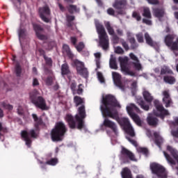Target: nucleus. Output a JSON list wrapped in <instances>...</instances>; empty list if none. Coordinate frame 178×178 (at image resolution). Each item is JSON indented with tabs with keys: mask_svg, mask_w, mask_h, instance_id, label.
Masks as SVG:
<instances>
[{
	"mask_svg": "<svg viewBox=\"0 0 178 178\" xmlns=\"http://www.w3.org/2000/svg\"><path fill=\"white\" fill-rule=\"evenodd\" d=\"M102 102L103 104L100 106V111L103 118H105L103 122V126L108 127L111 130V132L107 131V134H108V136H118L119 133L116 123L107 118H111V119L118 120L120 126L124 127L126 133L131 136V137H134V136H136L134 128L131 126L129 118H122L118 120L116 108L120 109L122 106H120V104L118 103V100H116V98L113 95H108L105 97H102Z\"/></svg>",
	"mask_w": 178,
	"mask_h": 178,
	"instance_id": "f257e3e1",
	"label": "nucleus"
},
{
	"mask_svg": "<svg viewBox=\"0 0 178 178\" xmlns=\"http://www.w3.org/2000/svg\"><path fill=\"white\" fill-rule=\"evenodd\" d=\"M34 121L35 122V129H31L29 132L27 131H22L21 132V136L23 140L26 143V145L27 147H30L31 145V138H37V129L38 124H41L42 123V120L41 118H38L37 115L33 114L32 115Z\"/></svg>",
	"mask_w": 178,
	"mask_h": 178,
	"instance_id": "f03ea898",
	"label": "nucleus"
},
{
	"mask_svg": "<svg viewBox=\"0 0 178 178\" xmlns=\"http://www.w3.org/2000/svg\"><path fill=\"white\" fill-rule=\"evenodd\" d=\"M97 32L99 34V44L104 51L109 48V38L105 31L104 26L99 23V21L95 20Z\"/></svg>",
	"mask_w": 178,
	"mask_h": 178,
	"instance_id": "7ed1b4c3",
	"label": "nucleus"
},
{
	"mask_svg": "<svg viewBox=\"0 0 178 178\" xmlns=\"http://www.w3.org/2000/svg\"><path fill=\"white\" fill-rule=\"evenodd\" d=\"M67 131L66 125L63 122H57L54 129L51 131V139L53 141H62L65 134Z\"/></svg>",
	"mask_w": 178,
	"mask_h": 178,
	"instance_id": "20e7f679",
	"label": "nucleus"
},
{
	"mask_svg": "<svg viewBox=\"0 0 178 178\" xmlns=\"http://www.w3.org/2000/svg\"><path fill=\"white\" fill-rule=\"evenodd\" d=\"M30 99L33 105L37 108L42 109V111H47L49 109L48 106H47V102L44 97L40 96V92L38 90H34L30 93Z\"/></svg>",
	"mask_w": 178,
	"mask_h": 178,
	"instance_id": "39448f33",
	"label": "nucleus"
},
{
	"mask_svg": "<svg viewBox=\"0 0 178 178\" xmlns=\"http://www.w3.org/2000/svg\"><path fill=\"white\" fill-rule=\"evenodd\" d=\"M126 109L136 124H137V126H141L143 121L137 114L134 113V112L140 113V108L135 106L134 104H129L127 106Z\"/></svg>",
	"mask_w": 178,
	"mask_h": 178,
	"instance_id": "423d86ee",
	"label": "nucleus"
},
{
	"mask_svg": "<svg viewBox=\"0 0 178 178\" xmlns=\"http://www.w3.org/2000/svg\"><path fill=\"white\" fill-rule=\"evenodd\" d=\"M165 43L168 47V48L175 52L176 56H177L178 54L176 53L178 51V38H176V35H168L165 38Z\"/></svg>",
	"mask_w": 178,
	"mask_h": 178,
	"instance_id": "0eeeda50",
	"label": "nucleus"
},
{
	"mask_svg": "<svg viewBox=\"0 0 178 178\" xmlns=\"http://www.w3.org/2000/svg\"><path fill=\"white\" fill-rule=\"evenodd\" d=\"M150 169L153 173V178H168L166 171L162 165L153 163L150 164Z\"/></svg>",
	"mask_w": 178,
	"mask_h": 178,
	"instance_id": "6e6552de",
	"label": "nucleus"
},
{
	"mask_svg": "<svg viewBox=\"0 0 178 178\" xmlns=\"http://www.w3.org/2000/svg\"><path fill=\"white\" fill-rule=\"evenodd\" d=\"M118 60L120 62L121 71L124 74L128 76H135L136 74H134L133 71L130 70V69L127 67L129 65V57H119Z\"/></svg>",
	"mask_w": 178,
	"mask_h": 178,
	"instance_id": "1a4fd4ad",
	"label": "nucleus"
},
{
	"mask_svg": "<svg viewBox=\"0 0 178 178\" xmlns=\"http://www.w3.org/2000/svg\"><path fill=\"white\" fill-rule=\"evenodd\" d=\"M154 104L156 109L153 111V114L155 116H159V118L163 120L165 116L169 115V112L163 108V106H162L159 102L155 100Z\"/></svg>",
	"mask_w": 178,
	"mask_h": 178,
	"instance_id": "9d476101",
	"label": "nucleus"
},
{
	"mask_svg": "<svg viewBox=\"0 0 178 178\" xmlns=\"http://www.w3.org/2000/svg\"><path fill=\"white\" fill-rule=\"evenodd\" d=\"M79 114L75 115V119L78 123L77 129L81 130V129H84V122L83 119L86 118V107L84 106H81L78 109Z\"/></svg>",
	"mask_w": 178,
	"mask_h": 178,
	"instance_id": "9b49d317",
	"label": "nucleus"
},
{
	"mask_svg": "<svg viewBox=\"0 0 178 178\" xmlns=\"http://www.w3.org/2000/svg\"><path fill=\"white\" fill-rule=\"evenodd\" d=\"M40 17L42 19L43 22L45 23H49L51 22V10H49V7L48 6H43L39 9Z\"/></svg>",
	"mask_w": 178,
	"mask_h": 178,
	"instance_id": "f8f14e48",
	"label": "nucleus"
},
{
	"mask_svg": "<svg viewBox=\"0 0 178 178\" xmlns=\"http://www.w3.org/2000/svg\"><path fill=\"white\" fill-rule=\"evenodd\" d=\"M74 65L76 67L77 73L81 76L86 78L88 77V71L87 68L84 67V63L79 61V60H74Z\"/></svg>",
	"mask_w": 178,
	"mask_h": 178,
	"instance_id": "ddd939ff",
	"label": "nucleus"
},
{
	"mask_svg": "<svg viewBox=\"0 0 178 178\" xmlns=\"http://www.w3.org/2000/svg\"><path fill=\"white\" fill-rule=\"evenodd\" d=\"M126 5H127V1L126 0H115L113 3V7L118 10L120 15H124V12L121 10L126 8Z\"/></svg>",
	"mask_w": 178,
	"mask_h": 178,
	"instance_id": "4468645a",
	"label": "nucleus"
},
{
	"mask_svg": "<svg viewBox=\"0 0 178 178\" xmlns=\"http://www.w3.org/2000/svg\"><path fill=\"white\" fill-rule=\"evenodd\" d=\"M112 77L114 81V84L117 86L120 90L122 91H124V86H123V83L120 81L122 79V76H120V74L118 72H112Z\"/></svg>",
	"mask_w": 178,
	"mask_h": 178,
	"instance_id": "2eb2a0df",
	"label": "nucleus"
},
{
	"mask_svg": "<svg viewBox=\"0 0 178 178\" xmlns=\"http://www.w3.org/2000/svg\"><path fill=\"white\" fill-rule=\"evenodd\" d=\"M124 158H129V159H130V161H134L135 162H136V161H137V159H136V156H134V154H133V152H131V151H129V149H127L124 147H122L121 159H124Z\"/></svg>",
	"mask_w": 178,
	"mask_h": 178,
	"instance_id": "dca6fc26",
	"label": "nucleus"
},
{
	"mask_svg": "<svg viewBox=\"0 0 178 178\" xmlns=\"http://www.w3.org/2000/svg\"><path fill=\"white\" fill-rule=\"evenodd\" d=\"M129 56L133 62L134 67L136 69V70H143V66H141V64L140 63V60H138V58L136 55H134L133 53H131L129 54Z\"/></svg>",
	"mask_w": 178,
	"mask_h": 178,
	"instance_id": "f3484780",
	"label": "nucleus"
},
{
	"mask_svg": "<svg viewBox=\"0 0 178 178\" xmlns=\"http://www.w3.org/2000/svg\"><path fill=\"white\" fill-rule=\"evenodd\" d=\"M163 96V102L165 104V107L169 108L170 106V104H172V99H170V94L169 93V90H164L162 92Z\"/></svg>",
	"mask_w": 178,
	"mask_h": 178,
	"instance_id": "a211bd4d",
	"label": "nucleus"
},
{
	"mask_svg": "<svg viewBox=\"0 0 178 178\" xmlns=\"http://www.w3.org/2000/svg\"><path fill=\"white\" fill-rule=\"evenodd\" d=\"M147 122L149 126H156L158 124V118L152 116V114H149L147 118Z\"/></svg>",
	"mask_w": 178,
	"mask_h": 178,
	"instance_id": "6ab92c4d",
	"label": "nucleus"
},
{
	"mask_svg": "<svg viewBox=\"0 0 178 178\" xmlns=\"http://www.w3.org/2000/svg\"><path fill=\"white\" fill-rule=\"evenodd\" d=\"M143 98L146 102L151 103L154 101V97L148 92V90H144L143 92Z\"/></svg>",
	"mask_w": 178,
	"mask_h": 178,
	"instance_id": "aec40b11",
	"label": "nucleus"
},
{
	"mask_svg": "<svg viewBox=\"0 0 178 178\" xmlns=\"http://www.w3.org/2000/svg\"><path fill=\"white\" fill-rule=\"evenodd\" d=\"M33 29H34L35 31L36 32L37 37H38L40 38V40H45V38H46L45 35L40 33V31H42V28H41V26H40L38 24H33Z\"/></svg>",
	"mask_w": 178,
	"mask_h": 178,
	"instance_id": "412c9836",
	"label": "nucleus"
},
{
	"mask_svg": "<svg viewBox=\"0 0 178 178\" xmlns=\"http://www.w3.org/2000/svg\"><path fill=\"white\" fill-rule=\"evenodd\" d=\"M65 120L69 124V126L71 129H74V127H76V122L74 121V119L73 118V116H72V115H67L65 117Z\"/></svg>",
	"mask_w": 178,
	"mask_h": 178,
	"instance_id": "4be33fe9",
	"label": "nucleus"
},
{
	"mask_svg": "<svg viewBox=\"0 0 178 178\" xmlns=\"http://www.w3.org/2000/svg\"><path fill=\"white\" fill-rule=\"evenodd\" d=\"M154 136L155 137V144L161 148V144L163 143V138L158 132H154Z\"/></svg>",
	"mask_w": 178,
	"mask_h": 178,
	"instance_id": "5701e85b",
	"label": "nucleus"
},
{
	"mask_svg": "<svg viewBox=\"0 0 178 178\" xmlns=\"http://www.w3.org/2000/svg\"><path fill=\"white\" fill-rule=\"evenodd\" d=\"M94 56L95 58V61L97 66V68H96V70H97V69H99L101 67V56H102L101 52L95 53Z\"/></svg>",
	"mask_w": 178,
	"mask_h": 178,
	"instance_id": "b1692460",
	"label": "nucleus"
},
{
	"mask_svg": "<svg viewBox=\"0 0 178 178\" xmlns=\"http://www.w3.org/2000/svg\"><path fill=\"white\" fill-rule=\"evenodd\" d=\"M109 65H110L111 69H114L115 70L118 69V63H116V58H115L112 54L111 55Z\"/></svg>",
	"mask_w": 178,
	"mask_h": 178,
	"instance_id": "393cba45",
	"label": "nucleus"
},
{
	"mask_svg": "<svg viewBox=\"0 0 178 178\" xmlns=\"http://www.w3.org/2000/svg\"><path fill=\"white\" fill-rule=\"evenodd\" d=\"M145 39L146 41V44L150 45V47H155V45H156V43L154 42L152 38H151V36H149V34H148V33H145Z\"/></svg>",
	"mask_w": 178,
	"mask_h": 178,
	"instance_id": "a878e982",
	"label": "nucleus"
},
{
	"mask_svg": "<svg viewBox=\"0 0 178 178\" xmlns=\"http://www.w3.org/2000/svg\"><path fill=\"white\" fill-rule=\"evenodd\" d=\"M105 27L110 35H115V30H113V28L111 25V22H104Z\"/></svg>",
	"mask_w": 178,
	"mask_h": 178,
	"instance_id": "bb28decb",
	"label": "nucleus"
},
{
	"mask_svg": "<svg viewBox=\"0 0 178 178\" xmlns=\"http://www.w3.org/2000/svg\"><path fill=\"white\" fill-rule=\"evenodd\" d=\"M121 175L122 178H133L131 177V171L127 168L122 170Z\"/></svg>",
	"mask_w": 178,
	"mask_h": 178,
	"instance_id": "cd10ccee",
	"label": "nucleus"
},
{
	"mask_svg": "<svg viewBox=\"0 0 178 178\" xmlns=\"http://www.w3.org/2000/svg\"><path fill=\"white\" fill-rule=\"evenodd\" d=\"M27 35V33H26V30L20 28L18 30V36L20 44H22V40H24L26 38V36Z\"/></svg>",
	"mask_w": 178,
	"mask_h": 178,
	"instance_id": "c85d7f7f",
	"label": "nucleus"
},
{
	"mask_svg": "<svg viewBox=\"0 0 178 178\" xmlns=\"http://www.w3.org/2000/svg\"><path fill=\"white\" fill-rule=\"evenodd\" d=\"M165 83L168 84H175L176 83V79L172 76H165L163 78Z\"/></svg>",
	"mask_w": 178,
	"mask_h": 178,
	"instance_id": "c756f323",
	"label": "nucleus"
},
{
	"mask_svg": "<svg viewBox=\"0 0 178 178\" xmlns=\"http://www.w3.org/2000/svg\"><path fill=\"white\" fill-rule=\"evenodd\" d=\"M137 102L140 105V106L142 108V109H144V111L149 110V106L148 104H145V102H144L143 99L140 98L138 99Z\"/></svg>",
	"mask_w": 178,
	"mask_h": 178,
	"instance_id": "7c9ffc66",
	"label": "nucleus"
},
{
	"mask_svg": "<svg viewBox=\"0 0 178 178\" xmlns=\"http://www.w3.org/2000/svg\"><path fill=\"white\" fill-rule=\"evenodd\" d=\"M154 13L156 17L161 19V17H163V15H165V11L163 9H156L154 11Z\"/></svg>",
	"mask_w": 178,
	"mask_h": 178,
	"instance_id": "2f4dec72",
	"label": "nucleus"
},
{
	"mask_svg": "<svg viewBox=\"0 0 178 178\" xmlns=\"http://www.w3.org/2000/svg\"><path fill=\"white\" fill-rule=\"evenodd\" d=\"M69 70V66H67V64H63L61 67V74L63 76H65V74H69L70 73Z\"/></svg>",
	"mask_w": 178,
	"mask_h": 178,
	"instance_id": "473e14b6",
	"label": "nucleus"
},
{
	"mask_svg": "<svg viewBox=\"0 0 178 178\" xmlns=\"http://www.w3.org/2000/svg\"><path fill=\"white\" fill-rule=\"evenodd\" d=\"M166 73H168L169 74H173V71L170 70L169 67L164 66L161 68V74H166Z\"/></svg>",
	"mask_w": 178,
	"mask_h": 178,
	"instance_id": "72a5a7b5",
	"label": "nucleus"
},
{
	"mask_svg": "<svg viewBox=\"0 0 178 178\" xmlns=\"http://www.w3.org/2000/svg\"><path fill=\"white\" fill-rule=\"evenodd\" d=\"M143 16L147 17V19H151V11H149V8L147 7L143 8Z\"/></svg>",
	"mask_w": 178,
	"mask_h": 178,
	"instance_id": "f704fd0d",
	"label": "nucleus"
},
{
	"mask_svg": "<svg viewBox=\"0 0 178 178\" xmlns=\"http://www.w3.org/2000/svg\"><path fill=\"white\" fill-rule=\"evenodd\" d=\"M68 11L70 13H74V12H79L80 9L77 8V6H76L70 5L68 7Z\"/></svg>",
	"mask_w": 178,
	"mask_h": 178,
	"instance_id": "c9c22d12",
	"label": "nucleus"
},
{
	"mask_svg": "<svg viewBox=\"0 0 178 178\" xmlns=\"http://www.w3.org/2000/svg\"><path fill=\"white\" fill-rule=\"evenodd\" d=\"M74 102L76 104V106H79V105H81V104H83V102H84V100H83L81 97L76 96L74 98Z\"/></svg>",
	"mask_w": 178,
	"mask_h": 178,
	"instance_id": "e433bc0d",
	"label": "nucleus"
},
{
	"mask_svg": "<svg viewBox=\"0 0 178 178\" xmlns=\"http://www.w3.org/2000/svg\"><path fill=\"white\" fill-rule=\"evenodd\" d=\"M136 151L140 154H144L145 155L148 154V149L145 147H136Z\"/></svg>",
	"mask_w": 178,
	"mask_h": 178,
	"instance_id": "4c0bfd02",
	"label": "nucleus"
},
{
	"mask_svg": "<svg viewBox=\"0 0 178 178\" xmlns=\"http://www.w3.org/2000/svg\"><path fill=\"white\" fill-rule=\"evenodd\" d=\"M84 47H86V45L84 44V42H81L77 45H75V47H76V50L78 51V52H81V51H83V49H84Z\"/></svg>",
	"mask_w": 178,
	"mask_h": 178,
	"instance_id": "58836bf2",
	"label": "nucleus"
},
{
	"mask_svg": "<svg viewBox=\"0 0 178 178\" xmlns=\"http://www.w3.org/2000/svg\"><path fill=\"white\" fill-rule=\"evenodd\" d=\"M56 163H58V159H51L46 163L47 165H51V166H55Z\"/></svg>",
	"mask_w": 178,
	"mask_h": 178,
	"instance_id": "ea45409f",
	"label": "nucleus"
},
{
	"mask_svg": "<svg viewBox=\"0 0 178 178\" xmlns=\"http://www.w3.org/2000/svg\"><path fill=\"white\" fill-rule=\"evenodd\" d=\"M114 51L115 54H118L120 55H122V54H124V50L120 47H115Z\"/></svg>",
	"mask_w": 178,
	"mask_h": 178,
	"instance_id": "a19ab883",
	"label": "nucleus"
},
{
	"mask_svg": "<svg viewBox=\"0 0 178 178\" xmlns=\"http://www.w3.org/2000/svg\"><path fill=\"white\" fill-rule=\"evenodd\" d=\"M63 52H66L67 55H71L70 47H69V45L63 44Z\"/></svg>",
	"mask_w": 178,
	"mask_h": 178,
	"instance_id": "79ce46f5",
	"label": "nucleus"
},
{
	"mask_svg": "<svg viewBox=\"0 0 178 178\" xmlns=\"http://www.w3.org/2000/svg\"><path fill=\"white\" fill-rule=\"evenodd\" d=\"M129 41L131 44V48H132L133 49H135V48H137V44H136V39H134V38H131L129 39Z\"/></svg>",
	"mask_w": 178,
	"mask_h": 178,
	"instance_id": "37998d69",
	"label": "nucleus"
},
{
	"mask_svg": "<svg viewBox=\"0 0 178 178\" xmlns=\"http://www.w3.org/2000/svg\"><path fill=\"white\" fill-rule=\"evenodd\" d=\"M97 79L100 83H105V79L104 78L102 73L97 72Z\"/></svg>",
	"mask_w": 178,
	"mask_h": 178,
	"instance_id": "c03bdc74",
	"label": "nucleus"
},
{
	"mask_svg": "<svg viewBox=\"0 0 178 178\" xmlns=\"http://www.w3.org/2000/svg\"><path fill=\"white\" fill-rule=\"evenodd\" d=\"M1 105L3 108H5L6 109H8V111H12L13 109V106L10 104H8L6 103H2Z\"/></svg>",
	"mask_w": 178,
	"mask_h": 178,
	"instance_id": "a18cd8bd",
	"label": "nucleus"
},
{
	"mask_svg": "<svg viewBox=\"0 0 178 178\" xmlns=\"http://www.w3.org/2000/svg\"><path fill=\"white\" fill-rule=\"evenodd\" d=\"M15 73L17 76H20V73H22V67L18 64L15 67Z\"/></svg>",
	"mask_w": 178,
	"mask_h": 178,
	"instance_id": "49530a36",
	"label": "nucleus"
},
{
	"mask_svg": "<svg viewBox=\"0 0 178 178\" xmlns=\"http://www.w3.org/2000/svg\"><path fill=\"white\" fill-rule=\"evenodd\" d=\"M76 93L79 94L80 95V94H83V85L82 84H79L78 86V89L76 90Z\"/></svg>",
	"mask_w": 178,
	"mask_h": 178,
	"instance_id": "de8ad7c7",
	"label": "nucleus"
},
{
	"mask_svg": "<svg viewBox=\"0 0 178 178\" xmlns=\"http://www.w3.org/2000/svg\"><path fill=\"white\" fill-rule=\"evenodd\" d=\"M136 37L138 42H144V38L143 37V33H139L136 35Z\"/></svg>",
	"mask_w": 178,
	"mask_h": 178,
	"instance_id": "09e8293b",
	"label": "nucleus"
},
{
	"mask_svg": "<svg viewBox=\"0 0 178 178\" xmlns=\"http://www.w3.org/2000/svg\"><path fill=\"white\" fill-rule=\"evenodd\" d=\"M133 17H134L135 19H136V20L140 21L141 20V17L140 16V15H138V13L134 12L132 15Z\"/></svg>",
	"mask_w": 178,
	"mask_h": 178,
	"instance_id": "8fccbe9b",
	"label": "nucleus"
},
{
	"mask_svg": "<svg viewBox=\"0 0 178 178\" xmlns=\"http://www.w3.org/2000/svg\"><path fill=\"white\" fill-rule=\"evenodd\" d=\"M171 135L172 137H175V138H178V129L175 131H171Z\"/></svg>",
	"mask_w": 178,
	"mask_h": 178,
	"instance_id": "3c124183",
	"label": "nucleus"
},
{
	"mask_svg": "<svg viewBox=\"0 0 178 178\" xmlns=\"http://www.w3.org/2000/svg\"><path fill=\"white\" fill-rule=\"evenodd\" d=\"M112 36H113L112 42H113V44H118L119 42V38L115 35Z\"/></svg>",
	"mask_w": 178,
	"mask_h": 178,
	"instance_id": "603ef678",
	"label": "nucleus"
},
{
	"mask_svg": "<svg viewBox=\"0 0 178 178\" xmlns=\"http://www.w3.org/2000/svg\"><path fill=\"white\" fill-rule=\"evenodd\" d=\"M52 81H53L52 77H48V78L46 79V84H47V86H51V85H52Z\"/></svg>",
	"mask_w": 178,
	"mask_h": 178,
	"instance_id": "864d4df0",
	"label": "nucleus"
},
{
	"mask_svg": "<svg viewBox=\"0 0 178 178\" xmlns=\"http://www.w3.org/2000/svg\"><path fill=\"white\" fill-rule=\"evenodd\" d=\"M107 13L111 16H113V15H115V10H113V8H108L107 10Z\"/></svg>",
	"mask_w": 178,
	"mask_h": 178,
	"instance_id": "5fc2aeb1",
	"label": "nucleus"
},
{
	"mask_svg": "<svg viewBox=\"0 0 178 178\" xmlns=\"http://www.w3.org/2000/svg\"><path fill=\"white\" fill-rule=\"evenodd\" d=\"M76 85L75 83H72L71 84V90H72L73 94H76Z\"/></svg>",
	"mask_w": 178,
	"mask_h": 178,
	"instance_id": "6e6d98bb",
	"label": "nucleus"
},
{
	"mask_svg": "<svg viewBox=\"0 0 178 178\" xmlns=\"http://www.w3.org/2000/svg\"><path fill=\"white\" fill-rule=\"evenodd\" d=\"M24 112V111L23 110V107L18 106V108H17V113H18V115H23Z\"/></svg>",
	"mask_w": 178,
	"mask_h": 178,
	"instance_id": "4d7b16f0",
	"label": "nucleus"
},
{
	"mask_svg": "<svg viewBox=\"0 0 178 178\" xmlns=\"http://www.w3.org/2000/svg\"><path fill=\"white\" fill-rule=\"evenodd\" d=\"M122 45L126 51H129V44L124 41L122 42Z\"/></svg>",
	"mask_w": 178,
	"mask_h": 178,
	"instance_id": "13d9d810",
	"label": "nucleus"
},
{
	"mask_svg": "<svg viewBox=\"0 0 178 178\" xmlns=\"http://www.w3.org/2000/svg\"><path fill=\"white\" fill-rule=\"evenodd\" d=\"M147 1L148 3H150V5H156L159 3L158 0H147Z\"/></svg>",
	"mask_w": 178,
	"mask_h": 178,
	"instance_id": "bf43d9fd",
	"label": "nucleus"
},
{
	"mask_svg": "<svg viewBox=\"0 0 178 178\" xmlns=\"http://www.w3.org/2000/svg\"><path fill=\"white\" fill-rule=\"evenodd\" d=\"M33 86L35 87V86H40V82H38V79L34 78L33 80Z\"/></svg>",
	"mask_w": 178,
	"mask_h": 178,
	"instance_id": "052dcab7",
	"label": "nucleus"
},
{
	"mask_svg": "<svg viewBox=\"0 0 178 178\" xmlns=\"http://www.w3.org/2000/svg\"><path fill=\"white\" fill-rule=\"evenodd\" d=\"M128 141H129V143H131V144H132V145H134V147H137V142L136 140H133L131 139H130L129 138H127Z\"/></svg>",
	"mask_w": 178,
	"mask_h": 178,
	"instance_id": "680f3d73",
	"label": "nucleus"
},
{
	"mask_svg": "<svg viewBox=\"0 0 178 178\" xmlns=\"http://www.w3.org/2000/svg\"><path fill=\"white\" fill-rule=\"evenodd\" d=\"M74 20V16L73 15H67V22H73Z\"/></svg>",
	"mask_w": 178,
	"mask_h": 178,
	"instance_id": "e2e57ef3",
	"label": "nucleus"
},
{
	"mask_svg": "<svg viewBox=\"0 0 178 178\" xmlns=\"http://www.w3.org/2000/svg\"><path fill=\"white\" fill-rule=\"evenodd\" d=\"M143 23H145V24H147L148 26H151L152 24V22L151 20L147 19H143Z\"/></svg>",
	"mask_w": 178,
	"mask_h": 178,
	"instance_id": "0e129e2a",
	"label": "nucleus"
},
{
	"mask_svg": "<svg viewBox=\"0 0 178 178\" xmlns=\"http://www.w3.org/2000/svg\"><path fill=\"white\" fill-rule=\"evenodd\" d=\"M44 60H46L47 65H52V60L51 58L44 56Z\"/></svg>",
	"mask_w": 178,
	"mask_h": 178,
	"instance_id": "69168bd1",
	"label": "nucleus"
},
{
	"mask_svg": "<svg viewBox=\"0 0 178 178\" xmlns=\"http://www.w3.org/2000/svg\"><path fill=\"white\" fill-rule=\"evenodd\" d=\"M71 42L74 45H76V42H77V39L76 38H71Z\"/></svg>",
	"mask_w": 178,
	"mask_h": 178,
	"instance_id": "338daca9",
	"label": "nucleus"
},
{
	"mask_svg": "<svg viewBox=\"0 0 178 178\" xmlns=\"http://www.w3.org/2000/svg\"><path fill=\"white\" fill-rule=\"evenodd\" d=\"M117 34L118 35H123V31H122V29H118L117 30Z\"/></svg>",
	"mask_w": 178,
	"mask_h": 178,
	"instance_id": "774afa93",
	"label": "nucleus"
}]
</instances>
